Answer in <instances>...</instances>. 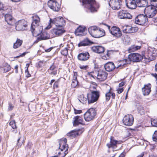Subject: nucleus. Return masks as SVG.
I'll return each mask as SVG.
<instances>
[{
  "label": "nucleus",
  "instance_id": "1",
  "mask_svg": "<svg viewBox=\"0 0 157 157\" xmlns=\"http://www.w3.org/2000/svg\"><path fill=\"white\" fill-rule=\"evenodd\" d=\"M33 21L31 26V31L33 36H39L40 34L42 32L43 28L40 25V18L36 15L33 16Z\"/></svg>",
  "mask_w": 157,
  "mask_h": 157
},
{
  "label": "nucleus",
  "instance_id": "2",
  "mask_svg": "<svg viewBox=\"0 0 157 157\" xmlns=\"http://www.w3.org/2000/svg\"><path fill=\"white\" fill-rule=\"evenodd\" d=\"M82 5L91 12H97L99 7V4L95 0H82Z\"/></svg>",
  "mask_w": 157,
  "mask_h": 157
},
{
  "label": "nucleus",
  "instance_id": "3",
  "mask_svg": "<svg viewBox=\"0 0 157 157\" xmlns=\"http://www.w3.org/2000/svg\"><path fill=\"white\" fill-rule=\"evenodd\" d=\"M49 22V25L45 28L46 29L51 28L53 25L57 27H63L65 25V21L61 17H57L52 19L50 18Z\"/></svg>",
  "mask_w": 157,
  "mask_h": 157
},
{
  "label": "nucleus",
  "instance_id": "4",
  "mask_svg": "<svg viewBox=\"0 0 157 157\" xmlns=\"http://www.w3.org/2000/svg\"><path fill=\"white\" fill-rule=\"evenodd\" d=\"M88 31L90 35L95 38H99L104 36L105 35L104 30L99 28L93 26L88 28Z\"/></svg>",
  "mask_w": 157,
  "mask_h": 157
},
{
  "label": "nucleus",
  "instance_id": "5",
  "mask_svg": "<svg viewBox=\"0 0 157 157\" xmlns=\"http://www.w3.org/2000/svg\"><path fill=\"white\" fill-rule=\"evenodd\" d=\"M156 50V49L154 48L148 47L147 52L144 55V57L145 59V61L148 62L155 59L157 56Z\"/></svg>",
  "mask_w": 157,
  "mask_h": 157
},
{
  "label": "nucleus",
  "instance_id": "6",
  "mask_svg": "<svg viewBox=\"0 0 157 157\" xmlns=\"http://www.w3.org/2000/svg\"><path fill=\"white\" fill-rule=\"evenodd\" d=\"M99 92L97 91H93L91 93L88 95V103H93L97 101L99 97Z\"/></svg>",
  "mask_w": 157,
  "mask_h": 157
},
{
  "label": "nucleus",
  "instance_id": "7",
  "mask_svg": "<svg viewBox=\"0 0 157 157\" xmlns=\"http://www.w3.org/2000/svg\"><path fill=\"white\" fill-rule=\"evenodd\" d=\"M156 10L153 6H148L144 10L145 15L148 18L153 17L156 14Z\"/></svg>",
  "mask_w": 157,
  "mask_h": 157
},
{
  "label": "nucleus",
  "instance_id": "8",
  "mask_svg": "<svg viewBox=\"0 0 157 157\" xmlns=\"http://www.w3.org/2000/svg\"><path fill=\"white\" fill-rule=\"evenodd\" d=\"M143 58L144 56H142L138 53H131L128 56V58L129 60L133 62H140Z\"/></svg>",
  "mask_w": 157,
  "mask_h": 157
},
{
  "label": "nucleus",
  "instance_id": "9",
  "mask_svg": "<svg viewBox=\"0 0 157 157\" xmlns=\"http://www.w3.org/2000/svg\"><path fill=\"white\" fill-rule=\"evenodd\" d=\"M109 5L113 10H118L120 9L122 4L121 0H109Z\"/></svg>",
  "mask_w": 157,
  "mask_h": 157
},
{
  "label": "nucleus",
  "instance_id": "10",
  "mask_svg": "<svg viewBox=\"0 0 157 157\" xmlns=\"http://www.w3.org/2000/svg\"><path fill=\"white\" fill-rule=\"evenodd\" d=\"M84 131V128H81L75 129L72 130L67 134V135L70 137L73 138L78 136L80 134L82 133Z\"/></svg>",
  "mask_w": 157,
  "mask_h": 157
},
{
  "label": "nucleus",
  "instance_id": "11",
  "mask_svg": "<svg viewBox=\"0 0 157 157\" xmlns=\"http://www.w3.org/2000/svg\"><path fill=\"white\" fill-rule=\"evenodd\" d=\"M27 26V22L24 20H19L16 23L17 30L23 31L25 29Z\"/></svg>",
  "mask_w": 157,
  "mask_h": 157
},
{
  "label": "nucleus",
  "instance_id": "12",
  "mask_svg": "<svg viewBox=\"0 0 157 157\" xmlns=\"http://www.w3.org/2000/svg\"><path fill=\"white\" fill-rule=\"evenodd\" d=\"M63 27H57L53 29L51 31V34L53 36H61L65 32Z\"/></svg>",
  "mask_w": 157,
  "mask_h": 157
},
{
  "label": "nucleus",
  "instance_id": "13",
  "mask_svg": "<svg viewBox=\"0 0 157 157\" xmlns=\"http://www.w3.org/2000/svg\"><path fill=\"white\" fill-rule=\"evenodd\" d=\"M48 5L49 7L53 11H58L60 7V6L55 0H49Z\"/></svg>",
  "mask_w": 157,
  "mask_h": 157
},
{
  "label": "nucleus",
  "instance_id": "14",
  "mask_svg": "<svg viewBox=\"0 0 157 157\" xmlns=\"http://www.w3.org/2000/svg\"><path fill=\"white\" fill-rule=\"evenodd\" d=\"M147 17L145 15L140 14L136 18L135 22L137 24L143 25L146 22L147 20Z\"/></svg>",
  "mask_w": 157,
  "mask_h": 157
},
{
  "label": "nucleus",
  "instance_id": "15",
  "mask_svg": "<svg viewBox=\"0 0 157 157\" xmlns=\"http://www.w3.org/2000/svg\"><path fill=\"white\" fill-rule=\"evenodd\" d=\"M118 18L120 19H131L132 16L131 14L125 10H120L118 14Z\"/></svg>",
  "mask_w": 157,
  "mask_h": 157
},
{
  "label": "nucleus",
  "instance_id": "16",
  "mask_svg": "<svg viewBox=\"0 0 157 157\" xmlns=\"http://www.w3.org/2000/svg\"><path fill=\"white\" fill-rule=\"evenodd\" d=\"M67 140L66 138L63 139L59 141V149H60L61 151L65 150V151L67 148V152L68 149V145L67 144Z\"/></svg>",
  "mask_w": 157,
  "mask_h": 157
},
{
  "label": "nucleus",
  "instance_id": "17",
  "mask_svg": "<svg viewBox=\"0 0 157 157\" xmlns=\"http://www.w3.org/2000/svg\"><path fill=\"white\" fill-rule=\"evenodd\" d=\"M110 32L112 35L117 37H119L121 36V32L120 29L116 26L112 27Z\"/></svg>",
  "mask_w": 157,
  "mask_h": 157
},
{
  "label": "nucleus",
  "instance_id": "18",
  "mask_svg": "<svg viewBox=\"0 0 157 157\" xmlns=\"http://www.w3.org/2000/svg\"><path fill=\"white\" fill-rule=\"evenodd\" d=\"M86 31L85 27H78L75 30V34L76 36H83L86 34Z\"/></svg>",
  "mask_w": 157,
  "mask_h": 157
},
{
  "label": "nucleus",
  "instance_id": "19",
  "mask_svg": "<svg viewBox=\"0 0 157 157\" xmlns=\"http://www.w3.org/2000/svg\"><path fill=\"white\" fill-rule=\"evenodd\" d=\"M137 30V27H134L130 26H127L123 27V31L124 33H130L136 32Z\"/></svg>",
  "mask_w": 157,
  "mask_h": 157
},
{
  "label": "nucleus",
  "instance_id": "20",
  "mask_svg": "<svg viewBox=\"0 0 157 157\" xmlns=\"http://www.w3.org/2000/svg\"><path fill=\"white\" fill-rule=\"evenodd\" d=\"M107 75V73L105 71H100L98 72L97 78L101 81H103L106 79Z\"/></svg>",
  "mask_w": 157,
  "mask_h": 157
},
{
  "label": "nucleus",
  "instance_id": "21",
  "mask_svg": "<svg viewBox=\"0 0 157 157\" xmlns=\"http://www.w3.org/2000/svg\"><path fill=\"white\" fill-rule=\"evenodd\" d=\"M126 4L127 7L131 9H135L137 6L135 0H126Z\"/></svg>",
  "mask_w": 157,
  "mask_h": 157
},
{
  "label": "nucleus",
  "instance_id": "22",
  "mask_svg": "<svg viewBox=\"0 0 157 157\" xmlns=\"http://www.w3.org/2000/svg\"><path fill=\"white\" fill-rule=\"evenodd\" d=\"M96 113L93 108H91L84 114V118H94L96 115Z\"/></svg>",
  "mask_w": 157,
  "mask_h": 157
},
{
  "label": "nucleus",
  "instance_id": "23",
  "mask_svg": "<svg viewBox=\"0 0 157 157\" xmlns=\"http://www.w3.org/2000/svg\"><path fill=\"white\" fill-rule=\"evenodd\" d=\"M151 85L150 84L145 85L142 88V92L144 95H148L151 91Z\"/></svg>",
  "mask_w": 157,
  "mask_h": 157
},
{
  "label": "nucleus",
  "instance_id": "24",
  "mask_svg": "<svg viewBox=\"0 0 157 157\" xmlns=\"http://www.w3.org/2000/svg\"><path fill=\"white\" fill-rule=\"evenodd\" d=\"M49 34L45 32H42L40 34L39 36H38L37 39L35 42H38L39 41L42 40H45L49 39Z\"/></svg>",
  "mask_w": 157,
  "mask_h": 157
},
{
  "label": "nucleus",
  "instance_id": "25",
  "mask_svg": "<svg viewBox=\"0 0 157 157\" xmlns=\"http://www.w3.org/2000/svg\"><path fill=\"white\" fill-rule=\"evenodd\" d=\"M105 70L108 71H113L116 67L114 63L111 62H109L106 63L104 66Z\"/></svg>",
  "mask_w": 157,
  "mask_h": 157
},
{
  "label": "nucleus",
  "instance_id": "26",
  "mask_svg": "<svg viewBox=\"0 0 157 157\" xmlns=\"http://www.w3.org/2000/svg\"><path fill=\"white\" fill-rule=\"evenodd\" d=\"M90 55L88 52L81 53L78 56V59L81 61H86L89 58Z\"/></svg>",
  "mask_w": 157,
  "mask_h": 157
},
{
  "label": "nucleus",
  "instance_id": "27",
  "mask_svg": "<svg viewBox=\"0 0 157 157\" xmlns=\"http://www.w3.org/2000/svg\"><path fill=\"white\" fill-rule=\"evenodd\" d=\"M5 21L10 25H13L14 22V19L13 18L10 14H6L5 16Z\"/></svg>",
  "mask_w": 157,
  "mask_h": 157
},
{
  "label": "nucleus",
  "instance_id": "28",
  "mask_svg": "<svg viewBox=\"0 0 157 157\" xmlns=\"http://www.w3.org/2000/svg\"><path fill=\"white\" fill-rule=\"evenodd\" d=\"M92 50L98 53H101L105 50L104 48L101 46H94L92 47Z\"/></svg>",
  "mask_w": 157,
  "mask_h": 157
},
{
  "label": "nucleus",
  "instance_id": "29",
  "mask_svg": "<svg viewBox=\"0 0 157 157\" xmlns=\"http://www.w3.org/2000/svg\"><path fill=\"white\" fill-rule=\"evenodd\" d=\"M118 141L114 139V138L113 136H111L110 138V143H108L107 146L108 148L113 147L116 146L118 143Z\"/></svg>",
  "mask_w": 157,
  "mask_h": 157
},
{
  "label": "nucleus",
  "instance_id": "30",
  "mask_svg": "<svg viewBox=\"0 0 157 157\" xmlns=\"http://www.w3.org/2000/svg\"><path fill=\"white\" fill-rule=\"evenodd\" d=\"M137 6L139 7H144L147 6V0H136Z\"/></svg>",
  "mask_w": 157,
  "mask_h": 157
},
{
  "label": "nucleus",
  "instance_id": "31",
  "mask_svg": "<svg viewBox=\"0 0 157 157\" xmlns=\"http://www.w3.org/2000/svg\"><path fill=\"white\" fill-rule=\"evenodd\" d=\"M111 96L112 99H114L115 98V93L112 92L111 89H110L109 91L107 92L105 94L106 101H109L110 99Z\"/></svg>",
  "mask_w": 157,
  "mask_h": 157
},
{
  "label": "nucleus",
  "instance_id": "32",
  "mask_svg": "<svg viewBox=\"0 0 157 157\" xmlns=\"http://www.w3.org/2000/svg\"><path fill=\"white\" fill-rule=\"evenodd\" d=\"M73 125L76 127L80 124L85 125V123L82 120V118H74L73 121Z\"/></svg>",
  "mask_w": 157,
  "mask_h": 157
},
{
  "label": "nucleus",
  "instance_id": "33",
  "mask_svg": "<svg viewBox=\"0 0 157 157\" xmlns=\"http://www.w3.org/2000/svg\"><path fill=\"white\" fill-rule=\"evenodd\" d=\"M93 43V42L90 40L88 38L85 39L78 44V47L85 46L90 45Z\"/></svg>",
  "mask_w": 157,
  "mask_h": 157
},
{
  "label": "nucleus",
  "instance_id": "34",
  "mask_svg": "<svg viewBox=\"0 0 157 157\" xmlns=\"http://www.w3.org/2000/svg\"><path fill=\"white\" fill-rule=\"evenodd\" d=\"M122 121L125 125L131 126L133 124L134 118H123Z\"/></svg>",
  "mask_w": 157,
  "mask_h": 157
},
{
  "label": "nucleus",
  "instance_id": "35",
  "mask_svg": "<svg viewBox=\"0 0 157 157\" xmlns=\"http://www.w3.org/2000/svg\"><path fill=\"white\" fill-rule=\"evenodd\" d=\"M0 68L4 73H6L11 69L10 66L7 63H4L2 66H0Z\"/></svg>",
  "mask_w": 157,
  "mask_h": 157
},
{
  "label": "nucleus",
  "instance_id": "36",
  "mask_svg": "<svg viewBox=\"0 0 157 157\" xmlns=\"http://www.w3.org/2000/svg\"><path fill=\"white\" fill-rule=\"evenodd\" d=\"M140 48L141 46H140L133 45L128 48V50L129 52H134L139 49Z\"/></svg>",
  "mask_w": 157,
  "mask_h": 157
},
{
  "label": "nucleus",
  "instance_id": "37",
  "mask_svg": "<svg viewBox=\"0 0 157 157\" xmlns=\"http://www.w3.org/2000/svg\"><path fill=\"white\" fill-rule=\"evenodd\" d=\"M22 41L19 39H17L15 43L13 44V48H17L22 44Z\"/></svg>",
  "mask_w": 157,
  "mask_h": 157
},
{
  "label": "nucleus",
  "instance_id": "38",
  "mask_svg": "<svg viewBox=\"0 0 157 157\" xmlns=\"http://www.w3.org/2000/svg\"><path fill=\"white\" fill-rule=\"evenodd\" d=\"M126 61V59H124L121 61L120 62V63H119L118 65V66H117V68H120V69L122 68L123 67L124 65L127 63Z\"/></svg>",
  "mask_w": 157,
  "mask_h": 157
},
{
  "label": "nucleus",
  "instance_id": "39",
  "mask_svg": "<svg viewBox=\"0 0 157 157\" xmlns=\"http://www.w3.org/2000/svg\"><path fill=\"white\" fill-rule=\"evenodd\" d=\"M78 82L77 80V77L75 75L74 76L73 80L71 83V86L73 87H75L78 85Z\"/></svg>",
  "mask_w": 157,
  "mask_h": 157
},
{
  "label": "nucleus",
  "instance_id": "40",
  "mask_svg": "<svg viewBox=\"0 0 157 157\" xmlns=\"http://www.w3.org/2000/svg\"><path fill=\"white\" fill-rule=\"evenodd\" d=\"M110 52L111 51H108L105 54V55L103 54V55H102V58L104 60H107L108 59L110 55Z\"/></svg>",
  "mask_w": 157,
  "mask_h": 157
},
{
  "label": "nucleus",
  "instance_id": "41",
  "mask_svg": "<svg viewBox=\"0 0 157 157\" xmlns=\"http://www.w3.org/2000/svg\"><path fill=\"white\" fill-rule=\"evenodd\" d=\"M151 124L153 126L157 127V118H151Z\"/></svg>",
  "mask_w": 157,
  "mask_h": 157
},
{
  "label": "nucleus",
  "instance_id": "42",
  "mask_svg": "<svg viewBox=\"0 0 157 157\" xmlns=\"http://www.w3.org/2000/svg\"><path fill=\"white\" fill-rule=\"evenodd\" d=\"M9 124L13 129H15L17 128V127L16 125L15 122L14 120L10 121V122Z\"/></svg>",
  "mask_w": 157,
  "mask_h": 157
},
{
  "label": "nucleus",
  "instance_id": "43",
  "mask_svg": "<svg viewBox=\"0 0 157 157\" xmlns=\"http://www.w3.org/2000/svg\"><path fill=\"white\" fill-rule=\"evenodd\" d=\"M61 54L64 56H67L68 55V49L67 48H65L64 49L61 51Z\"/></svg>",
  "mask_w": 157,
  "mask_h": 157
},
{
  "label": "nucleus",
  "instance_id": "44",
  "mask_svg": "<svg viewBox=\"0 0 157 157\" xmlns=\"http://www.w3.org/2000/svg\"><path fill=\"white\" fill-rule=\"evenodd\" d=\"M153 141L157 142V130L155 131L152 136Z\"/></svg>",
  "mask_w": 157,
  "mask_h": 157
},
{
  "label": "nucleus",
  "instance_id": "45",
  "mask_svg": "<svg viewBox=\"0 0 157 157\" xmlns=\"http://www.w3.org/2000/svg\"><path fill=\"white\" fill-rule=\"evenodd\" d=\"M67 149L66 150V151H64V155H63L61 156V155H54V156H50L49 157H64L68 153V152H67Z\"/></svg>",
  "mask_w": 157,
  "mask_h": 157
},
{
  "label": "nucleus",
  "instance_id": "46",
  "mask_svg": "<svg viewBox=\"0 0 157 157\" xmlns=\"http://www.w3.org/2000/svg\"><path fill=\"white\" fill-rule=\"evenodd\" d=\"M32 144L31 143L29 142L27 145L26 146L25 148L28 151L29 150H30L31 148V147L32 146Z\"/></svg>",
  "mask_w": 157,
  "mask_h": 157
},
{
  "label": "nucleus",
  "instance_id": "47",
  "mask_svg": "<svg viewBox=\"0 0 157 157\" xmlns=\"http://www.w3.org/2000/svg\"><path fill=\"white\" fill-rule=\"evenodd\" d=\"M25 74L26 77L27 78L31 76V75H30V74H29L28 70H27V69H26L25 70Z\"/></svg>",
  "mask_w": 157,
  "mask_h": 157
},
{
  "label": "nucleus",
  "instance_id": "48",
  "mask_svg": "<svg viewBox=\"0 0 157 157\" xmlns=\"http://www.w3.org/2000/svg\"><path fill=\"white\" fill-rule=\"evenodd\" d=\"M14 107V106L13 105L9 103V106L8 108V109L9 111H11L13 109Z\"/></svg>",
  "mask_w": 157,
  "mask_h": 157
},
{
  "label": "nucleus",
  "instance_id": "49",
  "mask_svg": "<svg viewBox=\"0 0 157 157\" xmlns=\"http://www.w3.org/2000/svg\"><path fill=\"white\" fill-rule=\"evenodd\" d=\"M55 68V67L54 65H52L50 67L49 70H48V72H50L51 71H54Z\"/></svg>",
  "mask_w": 157,
  "mask_h": 157
},
{
  "label": "nucleus",
  "instance_id": "50",
  "mask_svg": "<svg viewBox=\"0 0 157 157\" xmlns=\"http://www.w3.org/2000/svg\"><path fill=\"white\" fill-rule=\"evenodd\" d=\"M80 68L81 69L86 70L88 68V66L87 65H80Z\"/></svg>",
  "mask_w": 157,
  "mask_h": 157
},
{
  "label": "nucleus",
  "instance_id": "51",
  "mask_svg": "<svg viewBox=\"0 0 157 157\" xmlns=\"http://www.w3.org/2000/svg\"><path fill=\"white\" fill-rule=\"evenodd\" d=\"M20 137L19 138L17 141V146L18 147V148H19L20 147H21V145L22 143H19V141L20 140Z\"/></svg>",
  "mask_w": 157,
  "mask_h": 157
},
{
  "label": "nucleus",
  "instance_id": "52",
  "mask_svg": "<svg viewBox=\"0 0 157 157\" xmlns=\"http://www.w3.org/2000/svg\"><path fill=\"white\" fill-rule=\"evenodd\" d=\"M124 90V89L123 88H119L117 90V92L118 94L121 93Z\"/></svg>",
  "mask_w": 157,
  "mask_h": 157
},
{
  "label": "nucleus",
  "instance_id": "53",
  "mask_svg": "<svg viewBox=\"0 0 157 157\" xmlns=\"http://www.w3.org/2000/svg\"><path fill=\"white\" fill-rule=\"evenodd\" d=\"M74 111L75 114L80 113L82 112V110H77L75 109H74Z\"/></svg>",
  "mask_w": 157,
  "mask_h": 157
},
{
  "label": "nucleus",
  "instance_id": "54",
  "mask_svg": "<svg viewBox=\"0 0 157 157\" xmlns=\"http://www.w3.org/2000/svg\"><path fill=\"white\" fill-rule=\"evenodd\" d=\"M49 72L51 75H55L57 73V71L56 70H54V71H52Z\"/></svg>",
  "mask_w": 157,
  "mask_h": 157
},
{
  "label": "nucleus",
  "instance_id": "55",
  "mask_svg": "<svg viewBox=\"0 0 157 157\" xmlns=\"http://www.w3.org/2000/svg\"><path fill=\"white\" fill-rule=\"evenodd\" d=\"M125 82H121L120 83H119V87H121L123 86H124L125 84Z\"/></svg>",
  "mask_w": 157,
  "mask_h": 157
},
{
  "label": "nucleus",
  "instance_id": "56",
  "mask_svg": "<svg viewBox=\"0 0 157 157\" xmlns=\"http://www.w3.org/2000/svg\"><path fill=\"white\" fill-rule=\"evenodd\" d=\"M124 117L126 118H133L131 114H128L126 115Z\"/></svg>",
  "mask_w": 157,
  "mask_h": 157
},
{
  "label": "nucleus",
  "instance_id": "57",
  "mask_svg": "<svg viewBox=\"0 0 157 157\" xmlns=\"http://www.w3.org/2000/svg\"><path fill=\"white\" fill-rule=\"evenodd\" d=\"M4 6L3 4L0 2V10H3Z\"/></svg>",
  "mask_w": 157,
  "mask_h": 157
},
{
  "label": "nucleus",
  "instance_id": "58",
  "mask_svg": "<svg viewBox=\"0 0 157 157\" xmlns=\"http://www.w3.org/2000/svg\"><path fill=\"white\" fill-rule=\"evenodd\" d=\"M52 48L51 47V48H49L48 49H47L45 50V51L46 52H50L52 50Z\"/></svg>",
  "mask_w": 157,
  "mask_h": 157
},
{
  "label": "nucleus",
  "instance_id": "59",
  "mask_svg": "<svg viewBox=\"0 0 157 157\" xmlns=\"http://www.w3.org/2000/svg\"><path fill=\"white\" fill-rule=\"evenodd\" d=\"M124 153L123 152H122L120 155L118 157H124Z\"/></svg>",
  "mask_w": 157,
  "mask_h": 157
},
{
  "label": "nucleus",
  "instance_id": "60",
  "mask_svg": "<svg viewBox=\"0 0 157 157\" xmlns=\"http://www.w3.org/2000/svg\"><path fill=\"white\" fill-rule=\"evenodd\" d=\"M85 120L86 121H90L93 119V118H84Z\"/></svg>",
  "mask_w": 157,
  "mask_h": 157
},
{
  "label": "nucleus",
  "instance_id": "61",
  "mask_svg": "<svg viewBox=\"0 0 157 157\" xmlns=\"http://www.w3.org/2000/svg\"><path fill=\"white\" fill-rule=\"evenodd\" d=\"M54 87H56V88L58 87V83L57 82H56L54 85Z\"/></svg>",
  "mask_w": 157,
  "mask_h": 157
},
{
  "label": "nucleus",
  "instance_id": "62",
  "mask_svg": "<svg viewBox=\"0 0 157 157\" xmlns=\"http://www.w3.org/2000/svg\"><path fill=\"white\" fill-rule=\"evenodd\" d=\"M153 21L155 22H157V17L156 18H153L152 19Z\"/></svg>",
  "mask_w": 157,
  "mask_h": 157
},
{
  "label": "nucleus",
  "instance_id": "63",
  "mask_svg": "<svg viewBox=\"0 0 157 157\" xmlns=\"http://www.w3.org/2000/svg\"><path fill=\"white\" fill-rule=\"evenodd\" d=\"M14 129V130H13V132L15 133H17V129Z\"/></svg>",
  "mask_w": 157,
  "mask_h": 157
},
{
  "label": "nucleus",
  "instance_id": "64",
  "mask_svg": "<svg viewBox=\"0 0 157 157\" xmlns=\"http://www.w3.org/2000/svg\"><path fill=\"white\" fill-rule=\"evenodd\" d=\"M155 71L157 72V63L155 65Z\"/></svg>",
  "mask_w": 157,
  "mask_h": 157
}]
</instances>
